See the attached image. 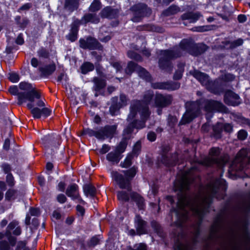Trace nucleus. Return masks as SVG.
<instances>
[{"label":"nucleus","mask_w":250,"mask_h":250,"mask_svg":"<svg viewBox=\"0 0 250 250\" xmlns=\"http://www.w3.org/2000/svg\"><path fill=\"white\" fill-rule=\"evenodd\" d=\"M94 65L89 62H85L81 66V69L82 73L86 74L89 71H91L94 69Z\"/></svg>","instance_id":"nucleus-32"},{"label":"nucleus","mask_w":250,"mask_h":250,"mask_svg":"<svg viewBox=\"0 0 250 250\" xmlns=\"http://www.w3.org/2000/svg\"><path fill=\"white\" fill-rule=\"evenodd\" d=\"M131 199L135 202L140 209L144 208V199L138 194L136 193H130Z\"/></svg>","instance_id":"nucleus-27"},{"label":"nucleus","mask_w":250,"mask_h":250,"mask_svg":"<svg viewBox=\"0 0 250 250\" xmlns=\"http://www.w3.org/2000/svg\"><path fill=\"white\" fill-rule=\"evenodd\" d=\"M99 239L97 237H93L90 240V245L95 246L98 244Z\"/></svg>","instance_id":"nucleus-62"},{"label":"nucleus","mask_w":250,"mask_h":250,"mask_svg":"<svg viewBox=\"0 0 250 250\" xmlns=\"http://www.w3.org/2000/svg\"><path fill=\"white\" fill-rule=\"evenodd\" d=\"M6 181L9 186H13L14 184V178L13 176L8 174L6 176Z\"/></svg>","instance_id":"nucleus-50"},{"label":"nucleus","mask_w":250,"mask_h":250,"mask_svg":"<svg viewBox=\"0 0 250 250\" xmlns=\"http://www.w3.org/2000/svg\"><path fill=\"white\" fill-rule=\"evenodd\" d=\"M16 194V191L14 190H8L6 193L5 198L8 200L15 199Z\"/></svg>","instance_id":"nucleus-44"},{"label":"nucleus","mask_w":250,"mask_h":250,"mask_svg":"<svg viewBox=\"0 0 250 250\" xmlns=\"http://www.w3.org/2000/svg\"><path fill=\"white\" fill-rule=\"evenodd\" d=\"M56 69V65L54 63H51L48 65L41 66L39 70L42 75L47 77L52 74Z\"/></svg>","instance_id":"nucleus-24"},{"label":"nucleus","mask_w":250,"mask_h":250,"mask_svg":"<svg viewBox=\"0 0 250 250\" xmlns=\"http://www.w3.org/2000/svg\"><path fill=\"white\" fill-rule=\"evenodd\" d=\"M205 110L207 111V114L206 118L208 120L211 117L210 114L214 111L219 112H224L225 111V106L220 102L215 101H206L205 103Z\"/></svg>","instance_id":"nucleus-13"},{"label":"nucleus","mask_w":250,"mask_h":250,"mask_svg":"<svg viewBox=\"0 0 250 250\" xmlns=\"http://www.w3.org/2000/svg\"><path fill=\"white\" fill-rule=\"evenodd\" d=\"M109 63L116 70V72L120 71L122 69L121 62L117 61L115 58H111L109 60Z\"/></svg>","instance_id":"nucleus-33"},{"label":"nucleus","mask_w":250,"mask_h":250,"mask_svg":"<svg viewBox=\"0 0 250 250\" xmlns=\"http://www.w3.org/2000/svg\"><path fill=\"white\" fill-rule=\"evenodd\" d=\"M153 92L148 91L145 94L144 102L133 101L132 102L130 113L128 116L127 122L129 125L124 131V139L117 146L115 150L120 155L123 153L126 146L125 140L129 138L130 134L134 128L141 129L145 126V122L149 117L150 112L148 104L152 99Z\"/></svg>","instance_id":"nucleus-2"},{"label":"nucleus","mask_w":250,"mask_h":250,"mask_svg":"<svg viewBox=\"0 0 250 250\" xmlns=\"http://www.w3.org/2000/svg\"><path fill=\"white\" fill-rule=\"evenodd\" d=\"M136 173V168L133 167L129 170L124 171L125 177L117 171H112L111 175L112 178L118 183L121 188H126L130 190V182L135 176Z\"/></svg>","instance_id":"nucleus-7"},{"label":"nucleus","mask_w":250,"mask_h":250,"mask_svg":"<svg viewBox=\"0 0 250 250\" xmlns=\"http://www.w3.org/2000/svg\"><path fill=\"white\" fill-rule=\"evenodd\" d=\"M131 10L133 11L134 16L132 21L134 22H138L142 17L147 16L151 13V10L144 4H138L133 6Z\"/></svg>","instance_id":"nucleus-15"},{"label":"nucleus","mask_w":250,"mask_h":250,"mask_svg":"<svg viewBox=\"0 0 250 250\" xmlns=\"http://www.w3.org/2000/svg\"><path fill=\"white\" fill-rule=\"evenodd\" d=\"M232 130V127L229 124H221L218 123L217 125L213 127V136L216 138H219L221 137V133L224 130L227 132H230Z\"/></svg>","instance_id":"nucleus-18"},{"label":"nucleus","mask_w":250,"mask_h":250,"mask_svg":"<svg viewBox=\"0 0 250 250\" xmlns=\"http://www.w3.org/2000/svg\"><path fill=\"white\" fill-rule=\"evenodd\" d=\"M239 96L231 91H227L225 94V102L229 104L235 106L240 103Z\"/></svg>","instance_id":"nucleus-21"},{"label":"nucleus","mask_w":250,"mask_h":250,"mask_svg":"<svg viewBox=\"0 0 250 250\" xmlns=\"http://www.w3.org/2000/svg\"><path fill=\"white\" fill-rule=\"evenodd\" d=\"M234 79V76L233 75L231 74H227L224 76V79L227 81H231Z\"/></svg>","instance_id":"nucleus-63"},{"label":"nucleus","mask_w":250,"mask_h":250,"mask_svg":"<svg viewBox=\"0 0 250 250\" xmlns=\"http://www.w3.org/2000/svg\"><path fill=\"white\" fill-rule=\"evenodd\" d=\"M177 156V154L176 153L172 155H170L168 153L166 155H163L162 156V162L167 167L173 166L177 163L176 159Z\"/></svg>","instance_id":"nucleus-23"},{"label":"nucleus","mask_w":250,"mask_h":250,"mask_svg":"<svg viewBox=\"0 0 250 250\" xmlns=\"http://www.w3.org/2000/svg\"><path fill=\"white\" fill-rule=\"evenodd\" d=\"M243 41L241 39H239L232 42L231 46L232 47H235L238 46L242 45L243 44Z\"/></svg>","instance_id":"nucleus-54"},{"label":"nucleus","mask_w":250,"mask_h":250,"mask_svg":"<svg viewBox=\"0 0 250 250\" xmlns=\"http://www.w3.org/2000/svg\"><path fill=\"white\" fill-rule=\"evenodd\" d=\"M127 56L130 59H133L137 61L141 60L140 56L134 51H128L127 53Z\"/></svg>","instance_id":"nucleus-45"},{"label":"nucleus","mask_w":250,"mask_h":250,"mask_svg":"<svg viewBox=\"0 0 250 250\" xmlns=\"http://www.w3.org/2000/svg\"><path fill=\"white\" fill-rule=\"evenodd\" d=\"M19 87L23 92L18 93V104H21L27 101L33 102L34 98L38 100L37 104L40 107L44 105L43 101L41 99L39 92L31 84L26 82H21Z\"/></svg>","instance_id":"nucleus-4"},{"label":"nucleus","mask_w":250,"mask_h":250,"mask_svg":"<svg viewBox=\"0 0 250 250\" xmlns=\"http://www.w3.org/2000/svg\"><path fill=\"white\" fill-rule=\"evenodd\" d=\"M174 250H191V248L188 243L178 241L175 243Z\"/></svg>","instance_id":"nucleus-31"},{"label":"nucleus","mask_w":250,"mask_h":250,"mask_svg":"<svg viewBox=\"0 0 250 250\" xmlns=\"http://www.w3.org/2000/svg\"><path fill=\"white\" fill-rule=\"evenodd\" d=\"M30 212L32 216H37L39 214V210L35 208H31Z\"/></svg>","instance_id":"nucleus-61"},{"label":"nucleus","mask_w":250,"mask_h":250,"mask_svg":"<svg viewBox=\"0 0 250 250\" xmlns=\"http://www.w3.org/2000/svg\"><path fill=\"white\" fill-rule=\"evenodd\" d=\"M9 92L13 94V95H16L17 94L18 95V89L17 87L16 86H11L9 89Z\"/></svg>","instance_id":"nucleus-58"},{"label":"nucleus","mask_w":250,"mask_h":250,"mask_svg":"<svg viewBox=\"0 0 250 250\" xmlns=\"http://www.w3.org/2000/svg\"><path fill=\"white\" fill-rule=\"evenodd\" d=\"M201 14L199 13H192L189 12L184 14L182 16L183 20H188L190 22H195L201 17Z\"/></svg>","instance_id":"nucleus-26"},{"label":"nucleus","mask_w":250,"mask_h":250,"mask_svg":"<svg viewBox=\"0 0 250 250\" xmlns=\"http://www.w3.org/2000/svg\"><path fill=\"white\" fill-rule=\"evenodd\" d=\"M77 210L79 215H83L84 213V209L80 205L77 206Z\"/></svg>","instance_id":"nucleus-60"},{"label":"nucleus","mask_w":250,"mask_h":250,"mask_svg":"<svg viewBox=\"0 0 250 250\" xmlns=\"http://www.w3.org/2000/svg\"><path fill=\"white\" fill-rule=\"evenodd\" d=\"M26 245V243L24 241H20L18 242L16 248V250H21L22 249H24Z\"/></svg>","instance_id":"nucleus-57"},{"label":"nucleus","mask_w":250,"mask_h":250,"mask_svg":"<svg viewBox=\"0 0 250 250\" xmlns=\"http://www.w3.org/2000/svg\"><path fill=\"white\" fill-rule=\"evenodd\" d=\"M141 145L140 142H137L134 146L132 153V155H137L141 150Z\"/></svg>","instance_id":"nucleus-43"},{"label":"nucleus","mask_w":250,"mask_h":250,"mask_svg":"<svg viewBox=\"0 0 250 250\" xmlns=\"http://www.w3.org/2000/svg\"><path fill=\"white\" fill-rule=\"evenodd\" d=\"M195 45L192 42L188 39H185L181 41L179 47H176L173 50H162L161 51V57L159 60V65L163 69L166 68V66L169 64V60L173 58L179 57L181 55V52L187 51L193 55H197L193 53L191 49L195 48Z\"/></svg>","instance_id":"nucleus-3"},{"label":"nucleus","mask_w":250,"mask_h":250,"mask_svg":"<svg viewBox=\"0 0 250 250\" xmlns=\"http://www.w3.org/2000/svg\"><path fill=\"white\" fill-rule=\"evenodd\" d=\"M133 157L132 154H128L126 157L124 162L121 163V166L123 167H128L131 165V160Z\"/></svg>","instance_id":"nucleus-37"},{"label":"nucleus","mask_w":250,"mask_h":250,"mask_svg":"<svg viewBox=\"0 0 250 250\" xmlns=\"http://www.w3.org/2000/svg\"><path fill=\"white\" fill-rule=\"evenodd\" d=\"M38 100L34 98L33 102L27 101V107L31 110V112L35 119H39L42 116L45 117L49 116L51 112V110L45 107V104L42 107H40L37 104Z\"/></svg>","instance_id":"nucleus-12"},{"label":"nucleus","mask_w":250,"mask_h":250,"mask_svg":"<svg viewBox=\"0 0 250 250\" xmlns=\"http://www.w3.org/2000/svg\"><path fill=\"white\" fill-rule=\"evenodd\" d=\"M18 223L17 221H14L11 222L8 226L6 229V231L5 232V235H9L11 234V230L16 228L18 226Z\"/></svg>","instance_id":"nucleus-39"},{"label":"nucleus","mask_w":250,"mask_h":250,"mask_svg":"<svg viewBox=\"0 0 250 250\" xmlns=\"http://www.w3.org/2000/svg\"><path fill=\"white\" fill-rule=\"evenodd\" d=\"M211 26L209 25H206V26H198L195 27L193 28V31H196V32H205L207 31H209L211 29Z\"/></svg>","instance_id":"nucleus-41"},{"label":"nucleus","mask_w":250,"mask_h":250,"mask_svg":"<svg viewBox=\"0 0 250 250\" xmlns=\"http://www.w3.org/2000/svg\"><path fill=\"white\" fill-rule=\"evenodd\" d=\"M136 250H146V246L143 243L137 245L136 246Z\"/></svg>","instance_id":"nucleus-59"},{"label":"nucleus","mask_w":250,"mask_h":250,"mask_svg":"<svg viewBox=\"0 0 250 250\" xmlns=\"http://www.w3.org/2000/svg\"><path fill=\"white\" fill-rule=\"evenodd\" d=\"M31 63L32 66L34 67H37L39 64V61L37 59L35 58H33L31 61Z\"/></svg>","instance_id":"nucleus-64"},{"label":"nucleus","mask_w":250,"mask_h":250,"mask_svg":"<svg viewBox=\"0 0 250 250\" xmlns=\"http://www.w3.org/2000/svg\"><path fill=\"white\" fill-rule=\"evenodd\" d=\"M220 154V149L218 147H213L209 151V156L198 161V163L205 166L216 164L218 166L221 167L228 162V156Z\"/></svg>","instance_id":"nucleus-6"},{"label":"nucleus","mask_w":250,"mask_h":250,"mask_svg":"<svg viewBox=\"0 0 250 250\" xmlns=\"http://www.w3.org/2000/svg\"><path fill=\"white\" fill-rule=\"evenodd\" d=\"M186 112L183 115L180 124H186L191 122L200 114L201 104L199 101L188 102L186 103Z\"/></svg>","instance_id":"nucleus-9"},{"label":"nucleus","mask_w":250,"mask_h":250,"mask_svg":"<svg viewBox=\"0 0 250 250\" xmlns=\"http://www.w3.org/2000/svg\"><path fill=\"white\" fill-rule=\"evenodd\" d=\"M80 44L81 47L84 49H101L102 46L96 39L89 37L84 39L80 40Z\"/></svg>","instance_id":"nucleus-17"},{"label":"nucleus","mask_w":250,"mask_h":250,"mask_svg":"<svg viewBox=\"0 0 250 250\" xmlns=\"http://www.w3.org/2000/svg\"><path fill=\"white\" fill-rule=\"evenodd\" d=\"M134 70H136L139 76L146 81H150L151 77L149 73L144 68L137 65L134 62H130L128 63L127 67L125 69V73L127 74H131Z\"/></svg>","instance_id":"nucleus-14"},{"label":"nucleus","mask_w":250,"mask_h":250,"mask_svg":"<svg viewBox=\"0 0 250 250\" xmlns=\"http://www.w3.org/2000/svg\"><path fill=\"white\" fill-rule=\"evenodd\" d=\"M77 189L78 186L76 185H72L67 188L66 193L68 196L76 199L78 197Z\"/></svg>","instance_id":"nucleus-30"},{"label":"nucleus","mask_w":250,"mask_h":250,"mask_svg":"<svg viewBox=\"0 0 250 250\" xmlns=\"http://www.w3.org/2000/svg\"><path fill=\"white\" fill-rule=\"evenodd\" d=\"M93 82L94 83V88L96 93L95 94L96 96H97L99 94L98 93L103 89L106 85V82L104 80H102L97 77H95L93 79Z\"/></svg>","instance_id":"nucleus-25"},{"label":"nucleus","mask_w":250,"mask_h":250,"mask_svg":"<svg viewBox=\"0 0 250 250\" xmlns=\"http://www.w3.org/2000/svg\"><path fill=\"white\" fill-rule=\"evenodd\" d=\"M116 129V125H107L104 128L95 130L85 129L84 130V133L90 136H95L98 139L103 140L105 138L112 137L115 133Z\"/></svg>","instance_id":"nucleus-8"},{"label":"nucleus","mask_w":250,"mask_h":250,"mask_svg":"<svg viewBox=\"0 0 250 250\" xmlns=\"http://www.w3.org/2000/svg\"><path fill=\"white\" fill-rule=\"evenodd\" d=\"M250 168V149H242L237 154L230 166L232 171L247 170Z\"/></svg>","instance_id":"nucleus-5"},{"label":"nucleus","mask_w":250,"mask_h":250,"mask_svg":"<svg viewBox=\"0 0 250 250\" xmlns=\"http://www.w3.org/2000/svg\"><path fill=\"white\" fill-rule=\"evenodd\" d=\"M180 83L177 82L157 83H153L152 86L155 89L174 90L180 87Z\"/></svg>","instance_id":"nucleus-20"},{"label":"nucleus","mask_w":250,"mask_h":250,"mask_svg":"<svg viewBox=\"0 0 250 250\" xmlns=\"http://www.w3.org/2000/svg\"><path fill=\"white\" fill-rule=\"evenodd\" d=\"M90 22L93 23H97L99 22V18L95 14H88L85 15L81 21H76L72 25L71 29L68 39L72 42L75 41L77 38L79 25L82 23H86Z\"/></svg>","instance_id":"nucleus-10"},{"label":"nucleus","mask_w":250,"mask_h":250,"mask_svg":"<svg viewBox=\"0 0 250 250\" xmlns=\"http://www.w3.org/2000/svg\"><path fill=\"white\" fill-rule=\"evenodd\" d=\"M190 73L195 78L203 85L210 92L215 94H219V86L216 82L209 81L208 76L204 73L194 70L190 72Z\"/></svg>","instance_id":"nucleus-11"},{"label":"nucleus","mask_w":250,"mask_h":250,"mask_svg":"<svg viewBox=\"0 0 250 250\" xmlns=\"http://www.w3.org/2000/svg\"><path fill=\"white\" fill-rule=\"evenodd\" d=\"M117 13V11L112 9L109 7H106L104 8L102 12L101 16L104 18H113L115 17Z\"/></svg>","instance_id":"nucleus-28"},{"label":"nucleus","mask_w":250,"mask_h":250,"mask_svg":"<svg viewBox=\"0 0 250 250\" xmlns=\"http://www.w3.org/2000/svg\"><path fill=\"white\" fill-rule=\"evenodd\" d=\"M109 149L110 146L104 144L102 146V147L99 150V152L102 154H105L107 152H108L109 150Z\"/></svg>","instance_id":"nucleus-51"},{"label":"nucleus","mask_w":250,"mask_h":250,"mask_svg":"<svg viewBox=\"0 0 250 250\" xmlns=\"http://www.w3.org/2000/svg\"><path fill=\"white\" fill-rule=\"evenodd\" d=\"M8 78L12 83H17L20 80L19 75L14 72L9 73Z\"/></svg>","instance_id":"nucleus-42"},{"label":"nucleus","mask_w":250,"mask_h":250,"mask_svg":"<svg viewBox=\"0 0 250 250\" xmlns=\"http://www.w3.org/2000/svg\"><path fill=\"white\" fill-rule=\"evenodd\" d=\"M184 65L183 63L179 64L178 70L176 71L174 75L173 78L175 80H179L182 77L184 71Z\"/></svg>","instance_id":"nucleus-35"},{"label":"nucleus","mask_w":250,"mask_h":250,"mask_svg":"<svg viewBox=\"0 0 250 250\" xmlns=\"http://www.w3.org/2000/svg\"><path fill=\"white\" fill-rule=\"evenodd\" d=\"M247 136V133L244 130H241L238 132V138L242 140L246 138Z\"/></svg>","instance_id":"nucleus-49"},{"label":"nucleus","mask_w":250,"mask_h":250,"mask_svg":"<svg viewBox=\"0 0 250 250\" xmlns=\"http://www.w3.org/2000/svg\"><path fill=\"white\" fill-rule=\"evenodd\" d=\"M156 134L154 132H150L147 134V139L151 142L154 141L156 139Z\"/></svg>","instance_id":"nucleus-55"},{"label":"nucleus","mask_w":250,"mask_h":250,"mask_svg":"<svg viewBox=\"0 0 250 250\" xmlns=\"http://www.w3.org/2000/svg\"><path fill=\"white\" fill-rule=\"evenodd\" d=\"M15 19L17 22L20 25L21 28L25 27L28 23V21L25 19H22V22L21 23L19 21L21 20L20 17H17Z\"/></svg>","instance_id":"nucleus-47"},{"label":"nucleus","mask_w":250,"mask_h":250,"mask_svg":"<svg viewBox=\"0 0 250 250\" xmlns=\"http://www.w3.org/2000/svg\"><path fill=\"white\" fill-rule=\"evenodd\" d=\"M10 246L7 242L1 241L0 242V250H9Z\"/></svg>","instance_id":"nucleus-48"},{"label":"nucleus","mask_w":250,"mask_h":250,"mask_svg":"<svg viewBox=\"0 0 250 250\" xmlns=\"http://www.w3.org/2000/svg\"><path fill=\"white\" fill-rule=\"evenodd\" d=\"M119 200L122 202L127 201L129 200V197L128 193L125 191H120L117 194Z\"/></svg>","instance_id":"nucleus-36"},{"label":"nucleus","mask_w":250,"mask_h":250,"mask_svg":"<svg viewBox=\"0 0 250 250\" xmlns=\"http://www.w3.org/2000/svg\"><path fill=\"white\" fill-rule=\"evenodd\" d=\"M172 101L170 95H163L156 94L155 99V104L156 107H163L169 104Z\"/></svg>","instance_id":"nucleus-19"},{"label":"nucleus","mask_w":250,"mask_h":250,"mask_svg":"<svg viewBox=\"0 0 250 250\" xmlns=\"http://www.w3.org/2000/svg\"><path fill=\"white\" fill-rule=\"evenodd\" d=\"M101 7L100 1H93L91 4L89 10L91 12H95L99 10Z\"/></svg>","instance_id":"nucleus-38"},{"label":"nucleus","mask_w":250,"mask_h":250,"mask_svg":"<svg viewBox=\"0 0 250 250\" xmlns=\"http://www.w3.org/2000/svg\"><path fill=\"white\" fill-rule=\"evenodd\" d=\"M179 11L178 7L173 5L169 7L167 9L163 12V14L165 16H169L177 13Z\"/></svg>","instance_id":"nucleus-34"},{"label":"nucleus","mask_w":250,"mask_h":250,"mask_svg":"<svg viewBox=\"0 0 250 250\" xmlns=\"http://www.w3.org/2000/svg\"><path fill=\"white\" fill-rule=\"evenodd\" d=\"M121 155L115 150L114 152H110L106 155V159L113 164H117L121 159Z\"/></svg>","instance_id":"nucleus-29"},{"label":"nucleus","mask_w":250,"mask_h":250,"mask_svg":"<svg viewBox=\"0 0 250 250\" xmlns=\"http://www.w3.org/2000/svg\"><path fill=\"white\" fill-rule=\"evenodd\" d=\"M84 191L91 196H93L95 193V188L90 185H86L84 187Z\"/></svg>","instance_id":"nucleus-40"},{"label":"nucleus","mask_w":250,"mask_h":250,"mask_svg":"<svg viewBox=\"0 0 250 250\" xmlns=\"http://www.w3.org/2000/svg\"><path fill=\"white\" fill-rule=\"evenodd\" d=\"M193 170L183 172L178 174L174 184L175 191H179L177 208L175 214L181 223L187 220L190 212L199 219H201L208 208L213 197H218L217 193L221 190L225 191L226 185L224 180L218 179L214 183H210L206 187L205 193H200L193 198H191L186 191L193 184Z\"/></svg>","instance_id":"nucleus-1"},{"label":"nucleus","mask_w":250,"mask_h":250,"mask_svg":"<svg viewBox=\"0 0 250 250\" xmlns=\"http://www.w3.org/2000/svg\"><path fill=\"white\" fill-rule=\"evenodd\" d=\"M16 42L19 45H22L24 43V39L22 34H20L16 40Z\"/></svg>","instance_id":"nucleus-52"},{"label":"nucleus","mask_w":250,"mask_h":250,"mask_svg":"<svg viewBox=\"0 0 250 250\" xmlns=\"http://www.w3.org/2000/svg\"><path fill=\"white\" fill-rule=\"evenodd\" d=\"M38 54L39 57L47 58H48L49 54L47 51L44 49H41L38 51Z\"/></svg>","instance_id":"nucleus-46"},{"label":"nucleus","mask_w":250,"mask_h":250,"mask_svg":"<svg viewBox=\"0 0 250 250\" xmlns=\"http://www.w3.org/2000/svg\"><path fill=\"white\" fill-rule=\"evenodd\" d=\"M5 235L7 237L10 245L12 246H14L16 244V239L15 237H12L11 236V234H9V235Z\"/></svg>","instance_id":"nucleus-53"},{"label":"nucleus","mask_w":250,"mask_h":250,"mask_svg":"<svg viewBox=\"0 0 250 250\" xmlns=\"http://www.w3.org/2000/svg\"><path fill=\"white\" fill-rule=\"evenodd\" d=\"M118 100L117 97H114L112 99V104L110 107V112L112 115H115L117 114L120 108L125 106L127 104V99L124 94H121L120 96V101L116 103Z\"/></svg>","instance_id":"nucleus-16"},{"label":"nucleus","mask_w":250,"mask_h":250,"mask_svg":"<svg viewBox=\"0 0 250 250\" xmlns=\"http://www.w3.org/2000/svg\"><path fill=\"white\" fill-rule=\"evenodd\" d=\"M135 223L138 234L141 235L145 234L146 232V222L143 221L139 216L137 215L136 216Z\"/></svg>","instance_id":"nucleus-22"},{"label":"nucleus","mask_w":250,"mask_h":250,"mask_svg":"<svg viewBox=\"0 0 250 250\" xmlns=\"http://www.w3.org/2000/svg\"><path fill=\"white\" fill-rule=\"evenodd\" d=\"M66 198L64 194H61L57 196V200L60 203H63L65 202Z\"/></svg>","instance_id":"nucleus-56"}]
</instances>
